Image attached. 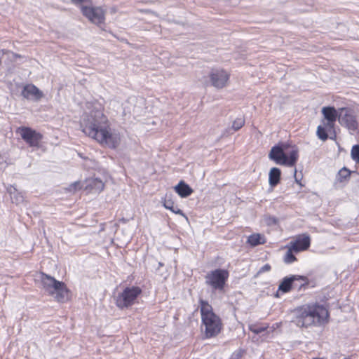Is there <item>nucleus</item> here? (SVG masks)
I'll return each instance as SVG.
<instances>
[{
  "instance_id": "obj_29",
  "label": "nucleus",
  "mask_w": 359,
  "mask_h": 359,
  "mask_svg": "<svg viewBox=\"0 0 359 359\" xmlns=\"http://www.w3.org/2000/svg\"><path fill=\"white\" fill-rule=\"evenodd\" d=\"M81 189V186L80 182H75L66 188V190L69 192L74 193Z\"/></svg>"
},
{
  "instance_id": "obj_24",
  "label": "nucleus",
  "mask_w": 359,
  "mask_h": 359,
  "mask_svg": "<svg viewBox=\"0 0 359 359\" xmlns=\"http://www.w3.org/2000/svg\"><path fill=\"white\" fill-rule=\"evenodd\" d=\"M293 252H294V250L292 249V247L290 245V246L288 247V250H287L283 258L285 263L291 264L296 260V257L293 255Z\"/></svg>"
},
{
  "instance_id": "obj_31",
  "label": "nucleus",
  "mask_w": 359,
  "mask_h": 359,
  "mask_svg": "<svg viewBox=\"0 0 359 359\" xmlns=\"http://www.w3.org/2000/svg\"><path fill=\"white\" fill-rule=\"evenodd\" d=\"M72 1L75 4H80L88 1V0H72Z\"/></svg>"
},
{
  "instance_id": "obj_7",
  "label": "nucleus",
  "mask_w": 359,
  "mask_h": 359,
  "mask_svg": "<svg viewBox=\"0 0 359 359\" xmlns=\"http://www.w3.org/2000/svg\"><path fill=\"white\" fill-rule=\"evenodd\" d=\"M339 123L341 126L346 127L350 131H355L358 129V123L353 111L349 108L339 109Z\"/></svg>"
},
{
  "instance_id": "obj_18",
  "label": "nucleus",
  "mask_w": 359,
  "mask_h": 359,
  "mask_svg": "<svg viewBox=\"0 0 359 359\" xmlns=\"http://www.w3.org/2000/svg\"><path fill=\"white\" fill-rule=\"evenodd\" d=\"M281 172L278 168H272L269 174V183L271 187H276L280 182Z\"/></svg>"
},
{
  "instance_id": "obj_22",
  "label": "nucleus",
  "mask_w": 359,
  "mask_h": 359,
  "mask_svg": "<svg viewBox=\"0 0 359 359\" xmlns=\"http://www.w3.org/2000/svg\"><path fill=\"white\" fill-rule=\"evenodd\" d=\"M298 158V151L297 149L292 147V150L289 152L288 156L286 154L285 165L294 166Z\"/></svg>"
},
{
  "instance_id": "obj_23",
  "label": "nucleus",
  "mask_w": 359,
  "mask_h": 359,
  "mask_svg": "<svg viewBox=\"0 0 359 359\" xmlns=\"http://www.w3.org/2000/svg\"><path fill=\"white\" fill-rule=\"evenodd\" d=\"M8 192L11 195V198L13 203H15L16 204H20L23 202L24 197L21 193H19L15 188L10 187L8 189Z\"/></svg>"
},
{
  "instance_id": "obj_14",
  "label": "nucleus",
  "mask_w": 359,
  "mask_h": 359,
  "mask_svg": "<svg viewBox=\"0 0 359 359\" xmlns=\"http://www.w3.org/2000/svg\"><path fill=\"white\" fill-rule=\"evenodd\" d=\"M310 243L311 239L309 236L302 234L297 237L294 242H291L290 245L295 252H299L307 250L310 246Z\"/></svg>"
},
{
  "instance_id": "obj_25",
  "label": "nucleus",
  "mask_w": 359,
  "mask_h": 359,
  "mask_svg": "<svg viewBox=\"0 0 359 359\" xmlns=\"http://www.w3.org/2000/svg\"><path fill=\"white\" fill-rule=\"evenodd\" d=\"M327 130L330 131L331 130H328L325 125L324 126H318L317 128V135L318 138L323 141L326 140L328 137Z\"/></svg>"
},
{
  "instance_id": "obj_20",
  "label": "nucleus",
  "mask_w": 359,
  "mask_h": 359,
  "mask_svg": "<svg viewBox=\"0 0 359 359\" xmlns=\"http://www.w3.org/2000/svg\"><path fill=\"white\" fill-rule=\"evenodd\" d=\"M104 184L102 180L95 178L89 180L87 187L94 193H100L104 189Z\"/></svg>"
},
{
  "instance_id": "obj_6",
  "label": "nucleus",
  "mask_w": 359,
  "mask_h": 359,
  "mask_svg": "<svg viewBox=\"0 0 359 359\" xmlns=\"http://www.w3.org/2000/svg\"><path fill=\"white\" fill-rule=\"evenodd\" d=\"M229 277V273L224 269H215L205 276V283L213 290H222Z\"/></svg>"
},
{
  "instance_id": "obj_17",
  "label": "nucleus",
  "mask_w": 359,
  "mask_h": 359,
  "mask_svg": "<svg viewBox=\"0 0 359 359\" xmlns=\"http://www.w3.org/2000/svg\"><path fill=\"white\" fill-rule=\"evenodd\" d=\"M175 190L182 198H186L193 193V189L182 180L175 187Z\"/></svg>"
},
{
  "instance_id": "obj_10",
  "label": "nucleus",
  "mask_w": 359,
  "mask_h": 359,
  "mask_svg": "<svg viewBox=\"0 0 359 359\" xmlns=\"http://www.w3.org/2000/svg\"><path fill=\"white\" fill-rule=\"evenodd\" d=\"M21 137L30 146L38 147L42 135L36 130L27 127L18 128Z\"/></svg>"
},
{
  "instance_id": "obj_12",
  "label": "nucleus",
  "mask_w": 359,
  "mask_h": 359,
  "mask_svg": "<svg viewBox=\"0 0 359 359\" xmlns=\"http://www.w3.org/2000/svg\"><path fill=\"white\" fill-rule=\"evenodd\" d=\"M322 113L326 120L324 125L328 130H332L337 118L339 119V109L337 111L334 107H325L322 109Z\"/></svg>"
},
{
  "instance_id": "obj_8",
  "label": "nucleus",
  "mask_w": 359,
  "mask_h": 359,
  "mask_svg": "<svg viewBox=\"0 0 359 359\" xmlns=\"http://www.w3.org/2000/svg\"><path fill=\"white\" fill-rule=\"evenodd\" d=\"M81 12L92 23L97 25H100L105 21L106 11L100 6H81Z\"/></svg>"
},
{
  "instance_id": "obj_9",
  "label": "nucleus",
  "mask_w": 359,
  "mask_h": 359,
  "mask_svg": "<svg viewBox=\"0 0 359 359\" xmlns=\"http://www.w3.org/2000/svg\"><path fill=\"white\" fill-rule=\"evenodd\" d=\"M309 284L308 278L305 276L299 275H293L291 276L285 277L280 284L279 285L278 290L283 292H288L292 287L298 286L301 288L303 286Z\"/></svg>"
},
{
  "instance_id": "obj_13",
  "label": "nucleus",
  "mask_w": 359,
  "mask_h": 359,
  "mask_svg": "<svg viewBox=\"0 0 359 359\" xmlns=\"http://www.w3.org/2000/svg\"><path fill=\"white\" fill-rule=\"evenodd\" d=\"M22 95L27 100L39 101L43 97V93L36 86L27 84L24 86Z\"/></svg>"
},
{
  "instance_id": "obj_16",
  "label": "nucleus",
  "mask_w": 359,
  "mask_h": 359,
  "mask_svg": "<svg viewBox=\"0 0 359 359\" xmlns=\"http://www.w3.org/2000/svg\"><path fill=\"white\" fill-rule=\"evenodd\" d=\"M351 171L346 168H341L336 176L334 186L336 188L341 187L349 180Z\"/></svg>"
},
{
  "instance_id": "obj_4",
  "label": "nucleus",
  "mask_w": 359,
  "mask_h": 359,
  "mask_svg": "<svg viewBox=\"0 0 359 359\" xmlns=\"http://www.w3.org/2000/svg\"><path fill=\"white\" fill-rule=\"evenodd\" d=\"M40 279L44 291L57 302H65L69 299V290L63 282L58 281L44 273H41Z\"/></svg>"
},
{
  "instance_id": "obj_2",
  "label": "nucleus",
  "mask_w": 359,
  "mask_h": 359,
  "mask_svg": "<svg viewBox=\"0 0 359 359\" xmlns=\"http://www.w3.org/2000/svg\"><path fill=\"white\" fill-rule=\"evenodd\" d=\"M328 316V311L323 306L304 305L296 310L292 322L299 327H307L323 323Z\"/></svg>"
},
{
  "instance_id": "obj_30",
  "label": "nucleus",
  "mask_w": 359,
  "mask_h": 359,
  "mask_svg": "<svg viewBox=\"0 0 359 359\" xmlns=\"http://www.w3.org/2000/svg\"><path fill=\"white\" fill-rule=\"evenodd\" d=\"M271 270V266L269 264H264L258 271V273H262L264 272L269 271Z\"/></svg>"
},
{
  "instance_id": "obj_3",
  "label": "nucleus",
  "mask_w": 359,
  "mask_h": 359,
  "mask_svg": "<svg viewBox=\"0 0 359 359\" xmlns=\"http://www.w3.org/2000/svg\"><path fill=\"white\" fill-rule=\"evenodd\" d=\"M199 304L201 329L205 337L208 339L217 336L222 328L220 318L214 313L212 306L207 301L200 299Z\"/></svg>"
},
{
  "instance_id": "obj_33",
  "label": "nucleus",
  "mask_w": 359,
  "mask_h": 359,
  "mask_svg": "<svg viewBox=\"0 0 359 359\" xmlns=\"http://www.w3.org/2000/svg\"><path fill=\"white\" fill-rule=\"evenodd\" d=\"M313 359H323V358H313Z\"/></svg>"
},
{
  "instance_id": "obj_26",
  "label": "nucleus",
  "mask_w": 359,
  "mask_h": 359,
  "mask_svg": "<svg viewBox=\"0 0 359 359\" xmlns=\"http://www.w3.org/2000/svg\"><path fill=\"white\" fill-rule=\"evenodd\" d=\"M245 124V119L243 117L236 118L232 123V129L237 131L241 129Z\"/></svg>"
},
{
  "instance_id": "obj_32",
  "label": "nucleus",
  "mask_w": 359,
  "mask_h": 359,
  "mask_svg": "<svg viewBox=\"0 0 359 359\" xmlns=\"http://www.w3.org/2000/svg\"><path fill=\"white\" fill-rule=\"evenodd\" d=\"M295 180H296L297 183H298V184H301L299 183V180H298L297 178L295 179Z\"/></svg>"
},
{
  "instance_id": "obj_1",
  "label": "nucleus",
  "mask_w": 359,
  "mask_h": 359,
  "mask_svg": "<svg viewBox=\"0 0 359 359\" xmlns=\"http://www.w3.org/2000/svg\"><path fill=\"white\" fill-rule=\"evenodd\" d=\"M83 132L101 144L116 148L121 142L120 134L111 129L107 117L100 109L85 115L81 123Z\"/></svg>"
},
{
  "instance_id": "obj_5",
  "label": "nucleus",
  "mask_w": 359,
  "mask_h": 359,
  "mask_svg": "<svg viewBox=\"0 0 359 359\" xmlns=\"http://www.w3.org/2000/svg\"><path fill=\"white\" fill-rule=\"evenodd\" d=\"M142 290L139 287H126L116 298V306L123 309L128 308L136 302Z\"/></svg>"
},
{
  "instance_id": "obj_15",
  "label": "nucleus",
  "mask_w": 359,
  "mask_h": 359,
  "mask_svg": "<svg viewBox=\"0 0 359 359\" xmlns=\"http://www.w3.org/2000/svg\"><path fill=\"white\" fill-rule=\"evenodd\" d=\"M269 158L277 164L285 165L286 153L284 148L280 146H274L271 148Z\"/></svg>"
},
{
  "instance_id": "obj_21",
  "label": "nucleus",
  "mask_w": 359,
  "mask_h": 359,
  "mask_svg": "<svg viewBox=\"0 0 359 359\" xmlns=\"http://www.w3.org/2000/svg\"><path fill=\"white\" fill-rule=\"evenodd\" d=\"M265 238L259 233H254L250 235L248 238V243L251 246H256L265 243Z\"/></svg>"
},
{
  "instance_id": "obj_27",
  "label": "nucleus",
  "mask_w": 359,
  "mask_h": 359,
  "mask_svg": "<svg viewBox=\"0 0 359 359\" xmlns=\"http://www.w3.org/2000/svg\"><path fill=\"white\" fill-rule=\"evenodd\" d=\"M266 327L259 326L257 325L252 324L249 325V329L250 331L255 334H259L266 330Z\"/></svg>"
},
{
  "instance_id": "obj_28",
  "label": "nucleus",
  "mask_w": 359,
  "mask_h": 359,
  "mask_svg": "<svg viewBox=\"0 0 359 359\" xmlns=\"http://www.w3.org/2000/svg\"><path fill=\"white\" fill-rule=\"evenodd\" d=\"M351 158L355 162H359V145H354L351 149Z\"/></svg>"
},
{
  "instance_id": "obj_11",
  "label": "nucleus",
  "mask_w": 359,
  "mask_h": 359,
  "mask_svg": "<svg viewBox=\"0 0 359 359\" xmlns=\"http://www.w3.org/2000/svg\"><path fill=\"white\" fill-rule=\"evenodd\" d=\"M209 76L212 85L216 88L225 87L229 79V73L222 69H212Z\"/></svg>"
},
{
  "instance_id": "obj_19",
  "label": "nucleus",
  "mask_w": 359,
  "mask_h": 359,
  "mask_svg": "<svg viewBox=\"0 0 359 359\" xmlns=\"http://www.w3.org/2000/svg\"><path fill=\"white\" fill-rule=\"evenodd\" d=\"M163 205L165 208L171 210L173 213L182 215V217L187 219L185 214L177 206L175 205L174 202L170 198H168L167 196L163 201Z\"/></svg>"
}]
</instances>
